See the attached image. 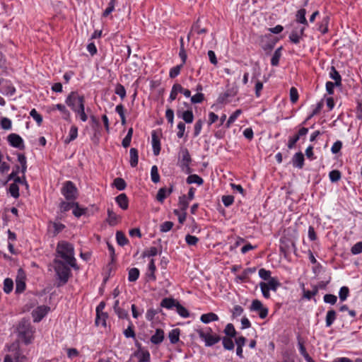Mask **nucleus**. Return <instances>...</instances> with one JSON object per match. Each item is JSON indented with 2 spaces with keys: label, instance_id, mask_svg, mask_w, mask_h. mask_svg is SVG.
Here are the masks:
<instances>
[{
  "label": "nucleus",
  "instance_id": "f257e3e1",
  "mask_svg": "<svg viewBox=\"0 0 362 362\" xmlns=\"http://www.w3.org/2000/svg\"><path fill=\"white\" fill-rule=\"evenodd\" d=\"M56 252L58 257H60L64 262L74 269H78V267L74 257V248L71 243L62 240L57 243Z\"/></svg>",
  "mask_w": 362,
  "mask_h": 362
},
{
  "label": "nucleus",
  "instance_id": "f03ea898",
  "mask_svg": "<svg viewBox=\"0 0 362 362\" xmlns=\"http://www.w3.org/2000/svg\"><path fill=\"white\" fill-rule=\"evenodd\" d=\"M54 264L56 276L59 280L57 286V287H60L68 282L69 279L71 275V271L69 267L70 266L62 260L54 259Z\"/></svg>",
  "mask_w": 362,
  "mask_h": 362
},
{
  "label": "nucleus",
  "instance_id": "7ed1b4c3",
  "mask_svg": "<svg viewBox=\"0 0 362 362\" xmlns=\"http://www.w3.org/2000/svg\"><path fill=\"white\" fill-rule=\"evenodd\" d=\"M18 330L19 336L23 339L25 344L31 343L34 331L28 320L23 319L19 322Z\"/></svg>",
  "mask_w": 362,
  "mask_h": 362
},
{
  "label": "nucleus",
  "instance_id": "20e7f679",
  "mask_svg": "<svg viewBox=\"0 0 362 362\" xmlns=\"http://www.w3.org/2000/svg\"><path fill=\"white\" fill-rule=\"evenodd\" d=\"M61 192L67 201H75L78 197V189L71 181H66L63 184Z\"/></svg>",
  "mask_w": 362,
  "mask_h": 362
},
{
  "label": "nucleus",
  "instance_id": "39448f33",
  "mask_svg": "<svg viewBox=\"0 0 362 362\" xmlns=\"http://www.w3.org/2000/svg\"><path fill=\"white\" fill-rule=\"evenodd\" d=\"M66 104L73 110L76 111L81 104H84L83 95H79L76 91H72L66 99Z\"/></svg>",
  "mask_w": 362,
  "mask_h": 362
},
{
  "label": "nucleus",
  "instance_id": "423d86ee",
  "mask_svg": "<svg viewBox=\"0 0 362 362\" xmlns=\"http://www.w3.org/2000/svg\"><path fill=\"white\" fill-rule=\"evenodd\" d=\"M197 332L199 337L204 341L206 346H212L221 339L218 335L211 334L212 332L211 328H209L208 332H204L202 329H198Z\"/></svg>",
  "mask_w": 362,
  "mask_h": 362
},
{
  "label": "nucleus",
  "instance_id": "0eeeda50",
  "mask_svg": "<svg viewBox=\"0 0 362 362\" xmlns=\"http://www.w3.org/2000/svg\"><path fill=\"white\" fill-rule=\"evenodd\" d=\"M25 274L24 271L20 268L18 270L16 279V293H21L25 289Z\"/></svg>",
  "mask_w": 362,
  "mask_h": 362
},
{
  "label": "nucleus",
  "instance_id": "6e6552de",
  "mask_svg": "<svg viewBox=\"0 0 362 362\" xmlns=\"http://www.w3.org/2000/svg\"><path fill=\"white\" fill-rule=\"evenodd\" d=\"M7 141L14 148H18L21 150L25 148L23 139L17 134L11 133L8 135Z\"/></svg>",
  "mask_w": 362,
  "mask_h": 362
},
{
  "label": "nucleus",
  "instance_id": "1a4fd4ad",
  "mask_svg": "<svg viewBox=\"0 0 362 362\" xmlns=\"http://www.w3.org/2000/svg\"><path fill=\"white\" fill-rule=\"evenodd\" d=\"M250 310L252 311H258L259 316L262 319H264L268 315V309L263 307L262 302L257 299L252 300Z\"/></svg>",
  "mask_w": 362,
  "mask_h": 362
},
{
  "label": "nucleus",
  "instance_id": "9d476101",
  "mask_svg": "<svg viewBox=\"0 0 362 362\" xmlns=\"http://www.w3.org/2000/svg\"><path fill=\"white\" fill-rule=\"evenodd\" d=\"M175 90L179 91L181 93H183V95L187 98H189L191 96V92L189 90L183 88V87L179 83H175L173 86L172 90L170 93V96H169V99H168V100L170 102H172L176 99Z\"/></svg>",
  "mask_w": 362,
  "mask_h": 362
},
{
  "label": "nucleus",
  "instance_id": "9b49d317",
  "mask_svg": "<svg viewBox=\"0 0 362 362\" xmlns=\"http://www.w3.org/2000/svg\"><path fill=\"white\" fill-rule=\"evenodd\" d=\"M49 310V307L46 305L38 306L36 309H35L33 313V317L34 318V322H40L48 313Z\"/></svg>",
  "mask_w": 362,
  "mask_h": 362
},
{
  "label": "nucleus",
  "instance_id": "f8f14e48",
  "mask_svg": "<svg viewBox=\"0 0 362 362\" xmlns=\"http://www.w3.org/2000/svg\"><path fill=\"white\" fill-rule=\"evenodd\" d=\"M180 158H179V165L182 167L183 165H187V164H190L192 162V158L189 154V152L187 148L181 147L180 151Z\"/></svg>",
  "mask_w": 362,
  "mask_h": 362
},
{
  "label": "nucleus",
  "instance_id": "ddd939ff",
  "mask_svg": "<svg viewBox=\"0 0 362 362\" xmlns=\"http://www.w3.org/2000/svg\"><path fill=\"white\" fill-rule=\"evenodd\" d=\"M107 218H106V222L110 226H116L122 219V217L117 214H116L112 208H107Z\"/></svg>",
  "mask_w": 362,
  "mask_h": 362
},
{
  "label": "nucleus",
  "instance_id": "4468645a",
  "mask_svg": "<svg viewBox=\"0 0 362 362\" xmlns=\"http://www.w3.org/2000/svg\"><path fill=\"white\" fill-rule=\"evenodd\" d=\"M305 27H302L299 30L295 29L292 30L289 35V40L292 43L298 44L300 39L304 35Z\"/></svg>",
  "mask_w": 362,
  "mask_h": 362
},
{
  "label": "nucleus",
  "instance_id": "2eb2a0df",
  "mask_svg": "<svg viewBox=\"0 0 362 362\" xmlns=\"http://www.w3.org/2000/svg\"><path fill=\"white\" fill-rule=\"evenodd\" d=\"M152 138V147L153 151V154L155 156L159 155L160 152V141L156 131H153L151 133Z\"/></svg>",
  "mask_w": 362,
  "mask_h": 362
},
{
  "label": "nucleus",
  "instance_id": "dca6fc26",
  "mask_svg": "<svg viewBox=\"0 0 362 362\" xmlns=\"http://www.w3.org/2000/svg\"><path fill=\"white\" fill-rule=\"evenodd\" d=\"M115 202L123 210H127L129 207V199L124 193H122L117 196L115 197Z\"/></svg>",
  "mask_w": 362,
  "mask_h": 362
},
{
  "label": "nucleus",
  "instance_id": "f3484780",
  "mask_svg": "<svg viewBox=\"0 0 362 362\" xmlns=\"http://www.w3.org/2000/svg\"><path fill=\"white\" fill-rule=\"evenodd\" d=\"M164 339V331L162 329L158 328L156 332L151 337L150 341L152 344L158 345L160 344Z\"/></svg>",
  "mask_w": 362,
  "mask_h": 362
},
{
  "label": "nucleus",
  "instance_id": "a211bd4d",
  "mask_svg": "<svg viewBox=\"0 0 362 362\" xmlns=\"http://www.w3.org/2000/svg\"><path fill=\"white\" fill-rule=\"evenodd\" d=\"M177 115L178 117H182L186 123L190 124L194 120V115L192 110H187L182 112L180 110H177Z\"/></svg>",
  "mask_w": 362,
  "mask_h": 362
},
{
  "label": "nucleus",
  "instance_id": "6ab92c4d",
  "mask_svg": "<svg viewBox=\"0 0 362 362\" xmlns=\"http://www.w3.org/2000/svg\"><path fill=\"white\" fill-rule=\"evenodd\" d=\"M292 162L294 167L298 168L300 169L303 168L304 165V156L303 153H296L293 157Z\"/></svg>",
  "mask_w": 362,
  "mask_h": 362
},
{
  "label": "nucleus",
  "instance_id": "aec40b11",
  "mask_svg": "<svg viewBox=\"0 0 362 362\" xmlns=\"http://www.w3.org/2000/svg\"><path fill=\"white\" fill-rule=\"evenodd\" d=\"M306 10L305 8H300L298 10L296 15V21L297 23H301L304 25H308V23L305 18Z\"/></svg>",
  "mask_w": 362,
  "mask_h": 362
},
{
  "label": "nucleus",
  "instance_id": "412c9836",
  "mask_svg": "<svg viewBox=\"0 0 362 362\" xmlns=\"http://www.w3.org/2000/svg\"><path fill=\"white\" fill-rule=\"evenodd\" d=\"M177 302L178 301L173 298H165L160 302V307L167 309H172L173 308L176 307Z\"/></svg>",
  "mask_w": 362,
  "mask_h": 362
},
{
  "label": "nucleus",
  "instance_id": "4be33fe9",
  "mask_svg": "<svg viewBox=\"0 0 362 362\" xmlns=\"http://www.w3.org/2000/svg\"><path fill=\"white\" fill-rule=\"evenodd\" d=\"M130 156V165L132 168L136 167L138 165L139 161V152L138 150L135 148H132L129 151Z\"/></svg>",
  "mask_w": 362,
  "mask_h": 362
},
{
  "label": "nucleus",
  "instance_id": "5701e85b",
  "mask_svg": "<svg viewBox=\"0 0 362 362\" xmlns=\"http://www.w3.org/2000/svg\"><path fill=\"white\" fill-rule=\"evenodd\" d=\"M329 76L334 81L336 86H339L341 85V76L333 66H332L330 68Z\"/></svg>",
  "mask_w": 362,
  "mask_h": 362
},
{
  "label": "nucleus",
  "instance_id": "b1692460",
  "mask_svg": "<svg viewBox=\"0 0 362 362\" xmlns=\"http://www.w3.org/2000/svg\"><path fill=\"white\" fill-rule=\"evenodd\" d=\"M180 329L175 328L172 329L168 334L170 341L173 344H177L180 340Z\"/></svg>",
  "mask_w": 362,
  "mask_h": 362
},
{
  "label": "nucleus",
  "instance_id": "393cba45",
  "mask_svg": "<svg viewBox=\"0 0 362 362\" xmlns=\"http://www.w3.org/2000/svg\"><path fill=\"white\" fill-rule=\"evenodd\" d=\"M218 320V317L216 314L214 313H209L206 314H203L201 316V321L205 324L209 323L211 322L217 321Z\"/></svg>",
  "mask_w": 362,
  "mask_h": 362
},
{
  "label": "nucleus",
  "instance_id": "a878e982",
  "mask_svg": "<svg viewBox=\"0 0 362 362\" xmlns=\"http://www.w3.org/2000/svg\"><path fill=\"white\" fill-rule=\"evenodd\" d=\"M337 318V313L334 310L332 309L328 310L326 315V327H330Z\"/></svg>",
  "mask_w": 362,
  "mask_h": 362
},
{
  "label": "nucleus",
  "instance_id": "bb28decb",
  "mask_svg": "<svg viewBox=\"0 0 362 362\" xmlns=\"http://www.w3.org/2000/svg\"><path fill=\"white\" fill-rule=\"evenodd\" d=\"M232 338L224 337L221 339L223 346L226 350L232 351L234 349L235 344Z\"/></svg>",
  "mask_w": 362,
  "mask_h": 362
},
{
  "label": "nucleus",
  "instance_id": "cd10ccee",
  "mask_svg": "<svg viewBox=\"0 0 362 362\" xmlns=\"http://www.w3.org/2000/svg\"><path fill=\"white\" fill-rule=\"evenodd\" d=\"M75 202H74V201H68V202L62 201L59 204L60 211L62 213H64V212L69 211L71 209H73L74 206Z\"/></svg>",
  "mask_w": 362,
  "mask_h": 362
},
{
  "label": "nucleus",
  "instance_id": "c85d7f7f",
  "mask_svg": "<svg viewBox=\"0 0 362 362\" xmlns=\"http://www.w3.org/2000/svg\"><path fill=\"white\" fill-rule=\"evenodd\" d=\"M87 211V208H81L80 207L78 202H75L74 206L73 208V214L74 215V216L79 218L82 215H85Z\"/></svg>",
  "mask_w": 362,
  "mask_h": 362
},
{
  "label": "nucleus",
  "instance_id": "c756f323",
  "mask_svg": "<svg viewBox=\"0 0 362 362\" xmlns=\"http://www.w3.org/2000/svg\"><path fill=\"white\" fill-rule=\"evenodd\" d=\"M139 269L134 267L129 270L128 272V280L130 282L136 281L139 277Z\"/></svg>",
  "mask_w": 362,
  "mask_h": 362
},
{
  "label": "nucleus",
  "instance_id": "7c9ffc66",
  "mask_svg": "<svg viewBox=\"0 0 362 362\" xmlns=\"http://www.w3.org/2000/svg\"><path fill=\"white\" fill-rule=\"evenodd\" d=\"M112 186L119 191L124 190L127 187L125 180L122 177H117L114 180Z\"/></svg>",
  "mask_w": 362,
  "mask_h": 362
},
{
  "label": "nucleus",
  "instance_id": "2f4dec72",
  "mask_svg": "<svg viewBox=\"0 0 362 362\" xmlns=\"http://www.w3.org/2000/svg\"><path fill=\"white\" fill-rule=\"evenodd\" d=\"M116 240L117 244L120 246H124L129 243V240L124 233L120 230H118L116 233Z\"/></svg>",
  "mask_w": 362,
  "mask_h": 362
},
{
  "label": "nucleus",
  "instance_id": "473e14b6",
  "mask_svg": "<svg viewBox=\"0 0 362 362\" xmlns=\"http://www.w3.org/2000/svg\"><path fill=\"white\" fill-rule=\"evenodd\" d=\"M78 136V127L76 126H72L69 131V137H67L64 142L69 144L71 141L75 140Z\"/></svg>",
  "mask_w": 362,
  "mask_h": 362
},
{
  "label": "nucleus",
  "instance_id": "72a5a7b5",
  "mask_svg": "<svg viewBox=\"0 0 362 362\" xmlns=\"http://www.w3.org/2000/svg\"><path fill=\"white\" fill-rule=\"evenodd\" d=\"M156 270V267L154 262V260L152 259L148 264V271L147 273V276L153 281H155L156 277L155 275V272Z\"/></svg>",
  "mask_w": 362,
  "mask_h": 362
},
{
  "label": "nucleus",
  "instance_id": "f704fd0d",
  "mask_svg": "<svg viewBox=\"0 0 362 362\" xmlns=\"http://www.w3.org/2000/svg\"><path fill=\"white\" fill-rule=\"evenodd\" d=\"M187 184L196 183L198 185H201L203 184V179L196 174L189 175L187 178Z\"/></svg>",
  "mask_w": 362,
  "mask_h": 362
},
{
  "label": "nucleus",
  "instance_id": "c9c22d12",
  "mask_svg": "<svg viewBox=\"0 0 362 362\" xmlns=\"http://www.w3.org/2000/svg\"><path fill=\"white\" fill-rule=\"evenodd\" d=\"M281 49L282 47H280L275 50L271 59V64L272 66H276L279 65V59L281 56Z\"/></svg>",
  "mask_w": 362,
  "mask_h": 362
},
{
  "label": "nucleus",
  "instance_id": "e433bc0d",
  "mask_svg": "<svg viewBox=\"0 0 362 362\" xmlns=\"http://www.w3.org/2000/svg\"><path fill=\"white\" fill-rule=\"evenodd\" d=\"M223 332L225 333V334L226 335L227 337H235L236 336V331H235V329L233 326V325L232 323H228L224 330H223Z\"/></svg>",
  "mask_w": 362,
  "mask_h": 362
},
{
  "label": "nucleus",
  "instance_id": "4c0bfd02",
  "mask_svg": "<svg viewBox=\"0 0 362 362\" xmlns=\"http://www.w3.org/2000/svg\"><path fill=\"white\" fill-rule=\"evenodd\" d=\"M178 205L182 211H186L189 206V201L187 199L186 195L184 194L179 197Z\"/></svg>",
  "mask_w": 362,
  "mask_h": 362
},
{
  "label": "nucleus",
  "instance_id": "58836bf2",
  "mask_svg": "<svg viewBox=\"0 0 362 362\" xmlns=\"http://www.w3.org/2000/svg\"><path fill=\"white\" fill-rule=\"evenodd\" d=\"M242 111L241 110L238 109V110H236L228 118V119L227 120L225 126H226V128H229L230 127V125L236 120V119L238 118V117L241 114Z\"/></svg>",
  "mask_w": 362,
  "mask_h": 362
},
{
  "label": "nucleus",
  "instance_id": "ea45409f",
  "mask_svg": "<svg viewBox=\"0 0 362 362\" xmlns=\"http://www.w3.org/2000/svg\"><path fill=\"white\" fill-rule=\"evenodd\" d=\"M151 177L153 183H158L160 182V175L158 173V169L156 165H153L151 170Z\"/></svg>",
  "mask_w": 362,
  "mask_h": 362
},
{
  "label": "nucleus",
  "instance_id": "a19ab883",
  "mask_svg": "<svg viewBox=\"0 0 362 362\" xmlns=\"http://www.w3.org/2000/svg\"><path fill=\"white\" fill-rule=\"evenodd\" d=\"M267 284H268V288L273 291H276L278 287L281 286V283L279 280L274 277L268 280V283Z\"/></svg>",
  "mask_w": 362,
  "mask_h": 362
},
{
  "label": "nucleus",
  "instance_id": "79ce46f5",
  "mask_svg": "<svg viewBox=\"0 0 362 362\" xmlns=\"http://www.w3.org/2000/svg\"><path fill=\"white\" fill-rule=\"evenodd\" d=\"M13 288V280L10 278H6L4 281V291L6 293H10Z\"/></svg>",
  "mask_w": 362,
  "mask_h": 362
},
{
  "label": "nucleus",
  "instance_id": "37998d69",
  "mask_svg": "<svg viewBox=\"0 0 362 362\" xmlns=\"http://www.w3.org/2000/svg\"><path fill=\"white\" fill-rule=\"evenodd\" d=\"M168 196L167 189L165 187H161L158 191L156 199L160 203H163Z\"/></svg>",
  "mask_w": 362,
  "mask_h": 362
},
{
  "label": "nucleus",
  "instance_id": "c03bdc74",
  "mask_svg": "<svg viewBox=\"0 0 362 362\" xmlns=\"http://www.w3.org/2000/svg\"><path fill=\"white\" fill-rule=\"evenodd\" d=\"M199 18L197 19V21L192 25V31H194L198 35L204 34L207 32V30L206 28H202L199 25Z\"/></svg>",
  "mask_w": 362,
  "mask_h": 362
},
{
  "label": "nucleus",
  "instance_id": "a18cd8bd",
  "mask_svg": "<svg viewBox=\"0 0 362 362\" xmlns=\"http://www.w3.org/2000/svg\"><path fill=\"white\" fill-rule=\"evenodd\" d=\"M179 56L182 59V65H184L186 62V60H187V53H186V51L184 48V42H183V38L181 37L180 38V52H179Z\"/></svg>",
  "mask_w": 362,
  "mask_h": 362
},
{
  "label": "nucleus",
  "instance_id": "49530a36",
  "mask_svg": "<svg viewBox=\"0 0 362 362\" xmlns=\"http://www.w3.org/2000/svg\"><path fill=\"white\" fill-rule=\"evenodd\" d=\"M162 310L160 308L154 309L150 308L147 310L146 314V318L148 321H152L154 319V317L158 313H160Z\"/></svg>",
  "mask_w": 362,
  "mask_h": 362
},
{
  "label": "nucleus",
  "instance_id": "de8ad7c7",
  "mask_svg": "<svg viewBox=\"0 0 362 362\" xmlns=\"http://www.w3.org/2000/svg\"><path fill=\"white\" fill-rule=\"evenodd\" d=\"M50 224L52 225L54 228L53 235L56 236L60 232H62L65 228V225L61 223L52 222L50 221Z\"/></svg>",
  "mask_w": 362,
  "mask_h": 362
},
{
  "label": "nucleus",
  "instance_id": "09e8293b",
  "mask_svg": "<svg viewBox=\"0 0 362 362\" xmlns=\"http://www.w3.org/2000/svg\"><path fill=\"white\" fill-rule=\"evenodd\" d=\"M8 192L11 194V195L14 198H18L20 196L19 187L18 185L16 183H12L10 185Z\"/></svg>",
  "mask_w": 362,
  "mask_h": 362
},
{
  "label": "nucleus",
  "instance_id": "8fccbe9b",
  "mask_svg": "<svg viewBox=\"0 0 362 362\" xmlns=\"http://www.w3.org/2000/svg\"><path fill=\"white\" fill-rule=\"evenodd\" d=\"M176 310L177 313L182 317H188L189 316V313L188 310L183 307L179 302H177L176 305Z\"/></svg>",
  "mask_w": 362,
  "mask_h": 362
},
{
  "label": "nucleus",
  "instance_id": "3c124183",
  "mask_svg": "<svg viewBox=\"0 0 362 362\" xmlns=\"http://www.w3.org/2000/svg\"><path fill=\"white\" fill-rule=\"evenodd\" d=\"M329 177L332 182H336L341 179V173L338 170H333L329 172Z\"/></svg>",
  "mask_w": 362,
  "mask_h": 362
},
{
  "label": "nucleus",
  "instance_id": "603ef678",
  "mask_svg": "<svg viewBox=\"0 0 362 362\" xmlns=\"http://www.w3.org/2000/svg\"><path fill=\"white\" fill-rule=\"evenodd\" d=\"M115 93L118 95L122 100L126 97V90L123 85L117 83L115 87Z\"/></svg>",
  "mask_w": 362,
  "mask_h": 362
},
{
  "label": "nucleus",
  "instance_id": "864d4df0",
  "mask_svg": "<svg viewBox=\"0 0 362 362\" xmlns=\"http://www.w3.org/2000/svg\"><path fill=\"white\" fill-rule=\"evenodd\" d=\"M116 4V0H110L108 4V6L103 13V17H107L114 10Z\"/></svg>",
  "mask_w": 362,
  "mask_h": 362
},
{
  "label": "nucleus",
  "instance_id": "5fc2aeb1",
  "mask_svg": "<svg viewBox=\"0 0 362 362\" xmlns=\"http://www.w3.org/2000/svg\"><path fill=\"white\" fill-rule=\"evenodd\" d=\"M0 124H1V127L5 130L11 129V127H12L11 120L7 117L1 118V119L0 121Z\"/></svg>",
  "mask_w": 362,
  "mask_h": 362
},
{
  "label": "nucleus",
  "instance_id": "6e6d98bb",
  "mask_svg": "<svg viewBox=\"0 0 362 362\" xmlns=\"http://www.w3.org/2000/svg\"><path fill=\"white\" fill-rule=\"evenodd\" d=\"M30 115L36 121L37 124L40 126L42 123V117L40 115L35 109H32L30 112Z\"/></svg>",
  "mask_w": 362,
  "mask_h": 362
},
{
  "label": "nucleus",
  "instance_id": "4d7b16f0",
  "mask_svg": "<svg viewBox=\"0 0 362 362\" xmlns=\"http://www.w3.org/2000/svg\"><path fill=\"white\" fill-rule=\"evenodd\" d=\"M174 223L172 221H165L160 226V230L163 233L170 231L173 227Z\"/></svg>",
  "mask_w": 362,
  "mask_h": 362
},
{
  "label": "nucleus",
  "instance_id": "13d9d810",
  "mask_svg": "<svg viewBox=\"0 0 362 362\" xmlns=\"http://www.w3.org/2000/svg\"><path fill=\"white\" fill-rule=\"evenodd\" d=\"M183 66L184 65H182V64H180V65H177V66L173 67L170 70V73H169L170 77L171 78H174L176 76H177L180 74V70H181V69L182 68Z\"/></svg>",
  "mask_w": 362,
  "mask_h": 362
},
{
  "label": "nucleus",
  "instance_id": "bf43d9fd",
  "mask_svg": "<svg viewBox=\"0 0 362 362\" xmlns=\"http://www.w3.org/2000/svg\"><path fill=\"white\" fill-rule=\"evenodd\" d=\"M74 112L79 115L80 118L83 122H86L88 119L87 115L85 112L84 104H81V107H78V108Z\"/></svg>",
  "mask_w": 362,
  "mask_h": 362
},
{
  "label": "nucleus",
  "instance_id": "052dcab7",
  "mask_svg": "<svg viewBox=\"0 0 362 362\" xmlns=\"http://www.w3.org/2000/svg\"><path fill=\"white\" fill-rule=\"evenodd\" d=\"M349 293V288L346 286H342L340 288L339 292V299L341 301L345 300L347 298Z\"/></svg>",
  "mask_w": 362,
  "mask_h": 362
},
{
  "label": "nucleus",
  "instance_id": "680f3d73",
  "mask_svg": "<svg viewBox=\"0 0 362 362\" xmlns=\"http://www.w3.org/2000/svg\"><path fill=\"white\" fill-rule=\"evenodd\" d=\"M259 286L261 288V291L262 295L264 298H269L270 297L269 288H268V284L265 282H261L259 284Z\"/></svg>",
  "mask_w": 362,
  "mask_h": 362
},
{
  "label": "nucleus",
  "instance_id": "e2e57ef3",
  "mask_svg": "<svg viewBox=\"0 0 362 362\" xmlns=\"http://www.w3.org/2000/svg\"><path fill=\"white\" fill-rule=\"evenodd\" d=\"M124 334L127 338H135L136 334L133 329V325L132 322H130V325L124 331Z\"/></svg>",
  "mask_w": 362,
  "mask_h": 362
},
{
  "label": "nucleus",
  "instance_id": "0e129e2a",
  "mask_svg": "<svg viewBox=\"0 0 362 362\" xmlns=\"http://www.w3.org/2000/svg\"><path fill=\"white\" fill-rule=\"evenodd\" d=\"M259 276L263 280H269L271 277V272L262 268L259 270Z\"/></svg>",
  "mask_w": 362,
  "mask_h": 362
},
{
  "label": "nucleus",
  "instance_id": "69168bd1",
  "mask_svg": "<svg viewBox=\"0 0 362 362\" xmlns=\"http://www.w3.org/2000/svg\"><path fill=\"white\" fill-rule=\"evenodd\" d=\"M4 362H20L19 354L16 352L13 357L8 354L6 355Z\"/></svg>",
  "mask_w": 362,
  "mask_h": 362
},
{
  "label": "nucleus",
  "instance_id": "338daca9",
  "mask_svg": "<svg viewBox=\"0 0 362 362\" xmlns=\"http://www.w3.org/2000/svg\"><path fill=\"white\" fill-rule=\"evenodd\" d=\"M353 255H358L362 252V241L358 242L351 249Z\"/></svg>",
  "mask_w": 362,
  "mask_h": 362
},
{
  "label": "nucleus",
  "instance_id": "774afa93",
  "mask_svg": "<svg viewBox=\"0 0 362 362\" xmlns=\"http://www.w3.org/2000/svg\"><path fill=\"white\" fill-rule=\"evenodd\" d=\"M151 356L148 351H142L139 355V362H150Z\"/></svg>",
  "mask_w": 362,
  "mask_h": 362
}]
</instances>
